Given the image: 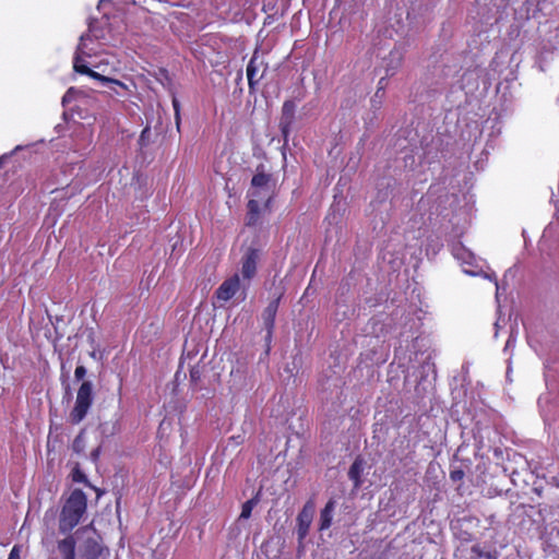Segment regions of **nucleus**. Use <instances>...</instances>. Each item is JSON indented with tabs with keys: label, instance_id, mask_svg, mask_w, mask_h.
<instances>
[{
	"label": "nucleus",
	"instance_id": "nucleus-20",
	"mask_svg": "<svg viewBox=\"0 0 559 559\" xmlns=\"http://www.w3.org/2000/svg\"><path fill=\"white\" fill-rule=\"evenodd\" d=\"M395 188V180L392 178H383L377 183V199L380 202L385 201L390 195L393 194Z\"/></svg>",
	"mask_w": 559,
	"mask_h": 559
},
{
	"label": "nucleus",
	"instance_id": "nucleus-7",
	"mask_svg": "<svg viewBox=\"0 0 559 559\" xmlns=\"http://www.w3.org/2000/svg\"><path fill=\"white\" fill-rule=\"evenodd\" d=\"M95 37H80L75 56L73 58V69L80 74H87L91 70L90 63L83 57H91L96 53L90 44H94Z\"/></svg>",
	"mask_w": 559,
	"mask_h": 559
},
{
	"label": "nucleus",
	"instance_id": "nucleus-19",
	"mask_svg": "<svg viewBox=\"0 0 559 559\" xmlns=\"http://www.w3.org/2000/svg\"><path fill=\"white\" fill-rule=\"evenodd\" d=\"M90 96L82 90H79L74 86H71L67 90L64 95L61 98V105L62 107H67L69 104H71L74 100L81 102L82 104L87 105L90 102Z\"/></svg>",
	"mask_w": 559,
	"mask_h": 559
},
{
	"label": "nucleus",
	"instance_id": "nucleus-6",
	"mask_svg": "<svg viewBox=\"0 0 559 559\" xmlns=\"http://www.w3.org/2000/svg\"><path fill=\"white\" fill-rule=\"evenodd\" d=\"M283 295L284 290L281 288H276L275 293L273 294V299L269 302V305L261 313L263 328L266 332L264 340L267 344H270L272 341L273 330L275 326V318Z\"/></svg>",
	"mask_w": 559,
	"mask_h": 559
},
{
	"label": "nucleus",
	"instance_id": "nucleus-48",
	"mask_svg": "<svg viewBox=\"0 0 559 559\" xmlns=\"http://www.w3.org/2000/svg\"><path fill=\"white\" fill-rule=\"evenodd\" d=\"M558 203H559V200L555 201L557 212L559 211V205H558Z\"/></svg>",
	"mask_w": 559,
	"mask_h": 559
},
{
	"label": "nucleus",
	"instance_id": "nucleus-8",
	"mask_svg": "<svg viewBox=\"0 0 559 559\" xmlns=\"http://www.w3.org/2000/svg\"><path fill=\"white\" fill-rule=\"evenodd\" d=\"M314 507L311 501L305 503L302 509L299 511L296 522V534L298 540V548H304V542L309 534V530L313 519Z\"/></svg>",
	"mask_w": 559,
	"mask_h": 559
},
{
	"label": "nucleus",
	"instance_id": "nucleus-41",
	"mask_svg": "<svg viewBox=\"0 0 559 559\" xmlns=\"http://www.w3.org/2000/svg\"><path fill=\"white\" fill-rule=\"evenodd\" d=\"M384 95V93H380V94H377V92L374 93V96L372 97L371 102L373 104H376L377 99L378 98H381L382 96Z\"/></svg>",
	"mask_w": 559,
	"mask_h": 559
},
{
	"label": "nucleus",
	"instance_id": "nucleus-49",
	"mask_svg": "<svg viewBox=\"0 0 559 559\" xmlns=\"http://www.w3.org/2000/svg\"><path fill=\"white\" fill-rule=\"evenodd\" d=\"M20 150H22V146H21V145H17V146L14 148V151H20Z\"/></svg>",
	"mask_w": 559,
	"mask_h": 559
},
{
	"label": "nucleus",
	"instance_id": "nucleus-30",
	"mask_svg": "<svg viewBox=\"0 0 559 559\" xmlns=\"http://www.w3.org/2000/svg\"><path fill=\"white\" fill-rule=\"evenodd\" d=\"M516 335H518V325L515 323L513 326H511L510 335H509L507 343L504 345V348H503L504 353L514 348L515 343H516Z\"/></svg>",
	"mask_w": 559,
	"mask_h": 559
},
{
	"label": "nucleus",
	"instance_id": "nucleus-15",
	"mask_svg": "<svg viewBox=\"0 0 559 559\" xmlns=\"http://www.w3.org/2000/svg\"><path fill=\"white\" fill-rule=\"evenodd\" d=\"M403 49L402 48H394L390 51L388 58L383 59V67L385 69L386 75H394L399 68L402 64L403 61Z\"/></svg>",
	"mask_w": 559,
	"mask_h": 559
},
{
	"label": "nucleus",
	"instance_id": "nucleus-4",
	"mask_svg": "<svg viewBox=\"0 0 559 559\" xmlns=\"http://www.w3.org/2000/svg\"><path fill=\"white\" fill-rule=\"evenodd\" d=\"M93 401V383L91 380H84L78 390L75 404L69 415L73 425L80 424L86 417Z\"/></svg>",
	"mask_w": 559,
	"mask_h": 559
},
{
	"label": "nucleus",
	"instance_id": "nucleus-45",
	"mask_svg": "<svg viewBox=\"0 0 559 559\" xmlns=\"http://www.w3.org/2000/svg\"><path fill=\"white\" fill-rule=\"evenodd\" d=\"M66 394L71 396V390H70V385L69 384H67V386H66Z\"/></svg>",
	"mask_w": 559,
	"mask_h": 559
},
{
	"label": "nucleus",
	"instance_id": "nucleus-50",
	"mask_svg": "<svg viewBox=\"0 0 559 559\" xmlns=\"http://www.w3.org/2000/svg\"><path fill=\"white\" fill-rule=\"evenodd\" d=\"M91 530H92L93 534H96L95 528H92V527H91ZM94 536H97V535H94Z\"/></svg>",
	"mask_w": 559,
	"mask_h": 559
},
{
	"label": "nucleus",
	"instance_id": "nucleus-18",
	"mask_svg": "<svg viewBox=\"0 0 559 559\" xmlns=\"http://www.w3.org/2000/svg\"><path fill=\"white\" fill-rule=\"evenodd\" d=\"M365 469V461L357 456L348 469V478L353 481L354 489H359L362 485V474Z\"/></svg>",
	"mask_w": 559,
	"mask_h": 559
},
{
	"label": "nucleus",
	"instance_id": "nucleus-5",
	"mask_svg": "<svg viewBox=\"0 0 559 559\" xmlns=\"http://www.w3.org/2000/svg\"><path fill=\"white\" fill-rule=\"evenodd\" d=\"M274 185L273 176L271 174H266L264 165L260 164L251 179V188L249 189L248 194L253 199H263L265 193L273 191Z\"/></svg>",
	"mask_w": 559,
	"mask_h": 559
},
{
	"label": "nucleus",
	"instance_id": "nucleus-28",
	"mask_svg": "<svg viewBox=\"0 0 559 559\" xmlns=\"http://www.w3.org/2000/svg\"><path fill=\"white\" fill-rule=\"evenodd\" d=\"M116 426L111 423H102L98 426V431L100 433V442H104L106 438L112 436L115 433Z\"/></svg>",
	"mask_w": 559,
	"mask_h": 559
},
{
	"label": "nucleus",
	"instance_id": "nucleus-3",
	"mask_svg": "<svg viewBox=\"0 0 559 559\" xmlns=\"http://www.w3.org/2000/svg\"><path fill=\"white\" fill-rule=\"evenodd\" d=\"M87 510V497L82 489H73L66 499L60 514L58 531L67 535L82 521Z\"/></svg>",
	"mask_w": 559,
	"mask_h": 559
},
{
	"label": "nucleus",
	"instance_id": "nucleus-27",
	"mask_svg": "<svg viewBox=\"0 0 559 559\" xmlns=\"http://www.w3.org/2000/svg\"><path fill=\"white\" fill-rule=\"evenodd\" d=\"M88 75L90 78L92 79H95L97 81H99L103 85H106V86H110L112 84L115 85H121V83L115 79H110L108 76H105L103 74H99L98 72L94 71V70H90V72L86 74Z\"/></svg>",
	"mask_w": 559,
	"mask_h": 559
},
{
	"label": "nucleus",
	"instance_id": "nucleus-37",
	"mask_svg": "<svg viewBox=\"0 0 559 559\" xmlns=\"http://www.w3.org/2000/svg\"><path fill=\"white\" fill-rule=\"evenodd\" d=\"M20 554H21V548H20V546L15 545V546H13V548L10 550V554H9L8 559H21V558H20Z\"/></svg>",
	"mask_w": 559,
	"mask_h": 559
},
{
	"label": "nucleus",
	"instance_id": "nucleus-33",
	"mask_svg": "<svg viewBox=\"0 0 559 559\" xmlns=\"http://www.w3.org/2000/svg\"><path fill=\"white\" fill-rule=\"evenodd\" d=\"M87 370L83 365H79L74 370V379L75 381H84V377L86 376Z\"/></svg>",
	"mask_w": 559,
	"mask_h": 559
},
{
	"label": "nucleus",
	"instance_id": "nucleus-10",
	"mask_svg": "<svg viewBox=\"0 0 559 559\" xmlns=\"http://www.w3.org/2000/svg\"><path fill=\"white\" fill-rule=\"evenodd\" d=\"M248 287H249V283L241 285L239 275L235 274L231 277L225 280L219 285V287L215 292V295H216L217 299H219L222 301H228L241 288V300H245L247 297Z\"/></svg>",
	"mask_w": 559,
	"mask_h": 559
},
{
	"label": "nucleus",
	"instance_id": "nucleus-13",
	"mask_svg": "<svg viewBox=\"0 0 559 559\" xmlns=\"http://www.w3.org/2000/svg\"><path fill=\"white\" fill-rule=\"evenodd\" d=\"M57 550L60 559H76V540L73 535L67 536L57 542Z\"/></svg>",
	"mask_w": 559,
	"mask_h": 559
},
{
	"label": "nucleus",
	"instance_id": "nucleus-31",
	"mask_svg": "<svg viewBox=\"0 0 559 559\" xmlns=\"http://www.w3.org/2000/svg\"><path fill=\"white\" fill-rule=\"evenodd\" d=\"M202 378V370L199 366H193L190 369V382L193 386H197Z\"/></svg>",
	"mask_w": 559,
	"mask_h": 559
},
{
	"label": "nucleus",
	"instance_id": "nucleus-22",
	"mask_svg": "<svg viewBox=\"0 0 559 559\" xmlns=\"http://www.w3.org/2000/svg\"><path fill=\"white\" fill-rule=\"evenodd\" d=\"M554 46L549 38H543L538 47L539 69L544 71L543 62L547 61L548 55L552 52Z\"/></svg>",
	"mask_w": 559,
	"mask_h": 559
},
{
	"label": "nucleus",
	"instance_id": "nucleus-32",
	"mask_svg": "<svg viewBox=\"0 0 559 559\" xmlns=\"http://www.w3.org/2000/svg\"><path fill=\"white\" fill-rule=\"evenodd\" d=\"M151 135H152L151 129L148 127L144 128L142 130L139 141H138L139 145L141 147L147 146L151 142Z\"/></svg>",
	"mask_w": 559,
	"mask_h": 559
},
{
	"label": "nucleus",
	"instance_id": "nucleus-51",
	"mask_svg": "<svg viewBox=\"0 0 559 559\" xmlns=\"http://www.w3.org/2000/svg\"><path fill=\"white\" fill-rule=\"evenodd\" d=\"M91 530H92L93 534H96L95 528H92V527H91ZM94 536H97V535H94Z\"/></svg>",
	"mask_w": 559,
	"mask_h": 559
},
{
	"label": "nucleus",
	"instance_id": "nucleus-25",
	"mask_svg": "<svg viewBox=\"0 0 559 559\" xmlns=\"http://www.w3.org/2000/svg\"><path fill=\"white\" fill-rule=\"evenodd\" d=\"M71 476H72V480L74 483H83L87 487L94 488L92 486V484L90 483V480H88L87 476L85 475V473L80 468L79 464H76L73 467V469L71 472Z\"/></svg>",
	"mask_w": 559,
	"mask_h": 559
},
{
	"label": "nucleus",
	"instance_id": "nucleus-24",
	"mask_svg": "<svg viewBox=\"0 0 559 559\" xmlns=\"http://www.w3.org/2000/svg\"><path fill=\"white\" fill-rule=\"evenodd\" d=\"M464 273H466L468 275H472V276H483L484 278H487V280H490V281H495V284H496V287H497V294L499 293L500 285H499L497 278H496L495 273L488 274V273L484 272L481 270V267H479L478 270L464 269Z\"/></svg>",
	"mask_w": 559,
	"mask_h": 559
},
{
	"label": "nucleus",
	"instance_id": "nucleus-23",
	"mask_svg": "<svg viewBox=\"0 0 559 559\" xmlns=\"http://www.w3.org/2000/svg\"><path fill=\"white\" fill-rule=\"evenodd\" d=\"M260 501V492H258L254 497L247 500L241 507V513L239 515V520H248L251 516L253 508Z\"/></svg>",
	"mask_w": 559,
	"mask_h": 559
},
{
	"label": "nucleus",
	"instance_id": "nucleus-29",
	"mask_svg": "<svg viewBox=\"0 0 559 559\" xmlns=\"http://www.w3.org/2000/svg\"><path fill=\"white\" fill-rule=\"evenodd\" d=\"M472 554H474L479 559H497L498 552L495 551H486L481 549L479 545H474L472 547Z\"/></svg>",
	"mask_w": 559,
	"mask_h": 559
},
{
	"label": "nucleus",
	"instance_id": "nucleus-47",
	"mask_svg": "<svg viewBox=\"0 0 559 559\" xmlns=\"http://www.w3.org/2000/svg\"><path fill=\"white\" fill-rule=\"evenodd\" d=\"M91 357H92V358H94V359H96V352H95V350H93V352L91 353Z\"/></svg>",
	"mask_w": 559,
	"mask_h": 559
},
{
	"label": "nucleus",
	"instance_id": "nucleus-9",
	"mask_svg": "<svg viewBox=\"0 0 559 559\" xmlns=\"http://www.w3.org/2000/svg\"><path fill=\"white\" fill-rule=\"evenodd\" d=\"M109 550L102 543L100 536H87L79 546L78 559H100Z\"/></svg>",
	"mask_w": 559,
	"mask_h": 559
},
{
	"label": "nucleus",
	"instance_id": "nucleus-42",
	"mask_svg": "<svg viewBox=\"0 0 559 559\" xmlns=\"http://www.w3.org/2000/svg\"><path fill=\"white\" fill-rule=\"evenodd\" d=\"M236 81H237V83H240L242 81V73L241 72H238Z\"/></svg>",
	"mask_w": 559,
	"mask_h": 559
},
{
	"label": "nucleus",
	"instance_id": "nucleus-35",
	"mask_svg": "<svg viewBox=\"0 0 559 559\" xmlns=\"http://www.w3.org/2000/svg\"><path fill=\"white\" fill-rule=\"evenodd\" d=\"M391 75H384L382 78H380L379 82H378V87H377V94H380V93H384L386 86H388V79L390 78Z\"/></svg>",
	"mask_w": 559,
	"mask_h": 559
},
{
	"label": "nucleus",
	"instance_id": "nucleus-38",
	"mask_svg": "<svg viewBox=\"0 0 559 559\" xmlns=\"http://www.w3.org/2000/svg\"><path fill=\"white\" fill-rule=\"evenodd\" d=\"M173 107H174V110H175L176 123L179 127V121H180L179 108H180V105H179L178 99H176V98L173 99Z\"/></svg>",
	"mask_w": 559,
	"mask_h": 559
},
{
	"label": "nucleus",
	"instance_id": "nucleus-36",
	"mask_svg": "<svg viewBox=\"0 0 559 559\" xmlns=\"http://www.w3.org/2000/svg\"><path fill=\"white\" fill-rule=\"evenodd\" d=\"M104 442H99V444L91 452L90 459L93 463H97L100 453H102V447Z\"/></svg>",
	"mask_w": 559,
	"mask_h": 559
},
{
	"label": "nucleus",
	"instance_id": "nucleus-40",
	"mask_svg": "<svg viewBox=\"0 0 559 559\" xmlns=\"http://www.w3.org/2000/svg\"><path fill=\"white\" fill-rule=\"evenodd\" d=\"M87 341L90 342L91 345H93L95 342V332L93 328L87 329Z\"/></svg>",
	"mask_w": 559,
	"mask_h": 559
},
{
	"label": "nucleus",
	"instance_id": "nucleus-1",
	"mask_svg": "<svg viewBox=\"0 0 559 559\" xmlns=\"http://www.w3.org/2000/svg\"><path fill=\"white\" fill-rule=\"evenodd\" d=\"M428 73L433 84H450L473 94L478 90L480 81L485 83L486 73L478 60V52L463 50L460 55L444 51L429 57Z\"/></svg>",
	"mask_w": 559,
	"mask_h": 559
},
{
	"label": "nucleus",
	"instance_id": "nucleus-21",
	"mask_svg": "<svg viewBox=\"0 0 559 559\" xmlns=\"http://www.w3.org/2000/svg\"><path fill=\"white\" fill-rule=\"evenodd\" d=\"M257 53H258V47L255 48L254 55L252 56V58L250 59V61L247 66V79H248L249 90L251 93L254 91V86L258 83V80L255 79V75L258 73V67L255 64Z\"/></svg>",
	"mask_w": 559,
	"mask_h": 559
},
{
	"label": "nucleus",
	"instance_id": "nucleus-12",
	"mask_svg": "<svg viewBox=\"0 0 559 559\" xmlns=\"http://www.w3.org/2000/svg\"><path fill=\"white\" fill-rule=\"evenodd\" d=\"M296 108H297V105L294 99L285 100L283 104V107H282L280 129H281V133L284 138L285 143L288 140V135L290 133L292 126L295 121Z\"/></svg>",
	"mask_w": 559,
	"mask_h": 559
},
{
	"label": "nucleus",
	"instance_id": "nucleus-2",
	"mask_svg": "<svg viewBox=\"0 0 559 559\" xmlns=\"http://www.w3.org/2000/svg\"><path fill=\"white\" fill-rule=\"evenodd\" d=\"M97 13L88 20V32L102 35L121 34L124 29V15L115 8L112 0H99Z\"/></svg>",
	"mask_w": 559,
	"mask_h": 559
},
{
	"label": "nucleus",
	"instance_id": "nucleus-39",
	"mask_svg": "<svg viewBox=\"0 0 559 559\" xmlns=\"http://www.w3.org/2000/svg\"><path fill=\"white\" fill-rule=\"evenodd\" d=\"M264 198H266L265 202H264V207L266 210H270L271 209V204H272V201H273V191L270 192V193H265L264 194Z\"/></svg>",
	"mask_w": 559,
	"mask_h": 559
},
{
	"label": "nucleus",
	"instance_id": "nucleus-43",
	"mask_svg": "<svg viewBox=\"0 0 559 559\" xmlns=\"http://www.w3.org/2000/svg\"><path fill=\"white\" fill-rule=\"evenodd\" d=\"M495 329H496L495 337H497L498 336V329H499V322L498 321H496V323H495Z\"/></svg>",
	"mask_w": 559,
	"mask_h": 559
},
{
	"label": "nucleus",
	"instance_id": "nucleus-17",
	"mask_svg": "<svg viewBox=\"0 0 559 559\" xmlns=\"http://www.w3.org/2000/svg\"><path fill=\"white\" fill-rule=\"evenodd\" d=\"M336 508V501L331 498L320 512V519L318 523V530L320 532L326 531L331 527L333 521L334 510Z\"/></svg>",
	"mask_w": 559,
	"mask_h": 559
},
{
	"label": "nucleus",
	"instance_id": "nucleus-26",
	"mask_svg": "<svg viewBox=\"0 0 559 559\" xmlns=\"http://www.w3.org/2000/svg\"><path fill=\"white\" fill-rule=\"evenodd\" d=\"M85 447H86L85 430L83 429L74 438L73 443H72V450H73V452L81 454V453H84Z\"/></svg>",
	"mask_w": 559,
	"mask_h": 559
},
{
	"label": "nucleus",
	"instance_id": "nucleus-46",
	"mask_svg": "<svg viewBox=\"0 0 559 559\" xmlns=\"http://www.w3.org/2000/svg\"><path fill=\"white\" fill-rule=\"evenodd\" d=\"M90 530H91V525L85 526L84 528H82V532L86 533V532H88Z\"/></svg>",
	"mask_w": 559,
	"mask_h": 559
},
{
	"label": "nucleus",
	"instance_id": "nucleus-11",
	"mask_svg": "<svg viewBox=\"0 0 559 559\" xmlns=\"http://www.w3.org/2000/svg\"><path fill=\"white\" fill-rule=\"evenodd\" d=\"M261 252L259 249L249 247L241 258V275L248 283L255 276L257 266Z\"/></svg>",
	"mask_w": 559,
	"mask_h": 559
},
{
	"label": "nucleus",
	"instance_id": "nucleus-44",
	"mask_svg": "<svg viewBox=\"0 0 559 559\" xmlns=\"http://www.w3.org/2000/svg\"><path fill=\"white\" fill-rule=\"evenodd\" d=\"M62 118H63V120H64V121H68V119H69V114H68V111H63V114H62Z\"/></svg>",
	"mask_w": 559,
	"mask_h": 559
},
{
	"label": "nucleus",
	"instance_id": "nucleus-34",
	"mask_svg": "<svg viewBox=\"0 0 559 559\" xmlns=\"http://www.w3.org/2000/svg\"><path fill=\"white\" fill-rule=\"evenodd\" d=\"M464 477V471L461 469V468H454V469H451L450 472V479L453 481V483H457V481H461Z\"/></svg>",
	"mask_w": 559,
	"mask_h": 559
},
{
	"label": "nucleus",
	"instance_id": "nucleus-14",
	"mask_svg": "<svg viewBox=\"0 0 559 559\" xmlns=\"http://www.w3.org/2000/svg\"><path fill=\"white\" fill-rule=\"evenodd\" d=\"M453 255L462 262L464 269H474L478 270L480 266L477 264V259L475 254L463 247L462 245H455L452 249Z\"/></svg>",
	"mask_w": 559,
	"mask_h": 559
},
{
	"label": "nucleus",
	"instance_id": "nucleus-16",
	"mask_svg": "<svg viewBox=\"0 0 559 559\" xmlns=\"http://www.w3.org/2000/svg\"><path fill=\"white\" fill-rule=\"evenodd\" d=\"M261 207L259 199H250L247 204L245 224L247 227H257L261 224Z\"/></svg>",
	"mask_w": 559,
	"mask_h": 559
}]
</instances>
